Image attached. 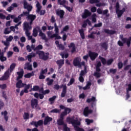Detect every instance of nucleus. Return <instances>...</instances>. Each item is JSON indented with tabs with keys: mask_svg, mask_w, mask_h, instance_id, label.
I'll list each match as a JSON object with an SVG mask.
<instances>
[{
	"mask_svg": "<svg viewBox=\"0 0 131 131\" xmlns=\"http://www.w3.org/2000/svg\"><path fill=\"white\" fill-rule=\"evenodd\" d=\"M67 122H69V123H71V124H72L73 126H74L75 130L84 131V129L79 127V126H80V124H81V123H80V121L78 120L77 118L75 119L74 117L72 118L67 117Z\"/></svg>",
	"mask_w": 131,
	"mask_h": 131,
	"instance_id": "nucleus-1",
	"label": "nucleus"
},
{
	"mask_svg": "<svg viewBox=\"0 0 131 131\" xmlns=\"http://www.w3.org/2000/svg\"><path fill=\"white\" fill-rule=\"evenodd\" d=\"M120 6L119 3L117 2L116 4V13L118 16V18H120L124 12H125V8H123L122 10H119Z\"/></svg>",
	"mask_w": 131,
	"mask_h": 131,
	"instance_id": "nucleus-2",
	"label": "nucleus"
},
{
	"mask_svg": "<svg viewBox=\"0 0 131 131\" xmlns=\"http://www.w3.org/2000/svg\"><path fill=\"white\" fill-rule=\"evenodd\" d=\"M31 27L28 25V23L25 24V31L26 35L28 37L29 40L32 39V36H30V30H31Z\"/></svg>",
	"mask_w": 131,
	"mask_h": 131,
	"instance_id": "nucleus-3",
	"label": "nucleus"
},
{
	"mask_svg": "<svg viewBox=\"0 0 131 131\" xmlns=\"http://www.w3.org/2000/svg\"><path fill=\"white\" fill-rule=\"evenodd\" d=\"M24 9L27 10L28 12H31L32 11V6L28 4V3L26 0L23 1Z\"/></svg>",
	"mask_w": 131,
	"mask_h": 131,
	"instance_id": "nucleus-4",
	"label": "nucleus"
},
{
	"mask_svg": "<svg viewBox=\"0 0 131 131\" xmlns=\"http://www.w3.org/2000/svg\"><path fill=\"white\" fill-rule=\"evenodd\" d=\"M89 3L92 5H93V4H96V7H102V6L103 7H105V6H106V4L104 3H100L99 0H90Z\"/></svg>",
	"mask_w": 131,
	"mask_h": 131,
	"instance_id": "nucleus-5",
	"label": "nucleus"
},
{
	"mask_svg": "<svg viewBox=\"0 0 131 131\" xmlns=\"http://www.w3.org/2000/svg\"><path fill=\"white\" fill-rule=\"evenodd\" d=\"M31 125H34L35 127H38V126H41L43 124V121L42 120H39L37 122L32 121L30 123Z\"/></svg>",
	"mask_w": 131,
	"mask_h": 131,
	"instance_id": "nucleus-6",
	"label": "nucleus"
},
{
	"mask_svg": "<svg viewBox=\"0 0 131 131\" xmlns=\"http://www.w3.org/2000/svg\"><path fill=\"white\" fill-rule=\"evenodd\" d=\"M89 56L92 61H95L96 60V58L99 56V54L96 52H93L92 51L89 52Z\"/></svg>",
	"mask_w": 131,
	"mask_h": 131,
	"instance_id": "nucleus-7",
	"label": "nucleus"
},
{
	"mask_svg": "<svg viewBox=\"0 0 131 131\" xmlns=\"http://www.w3.org/2000/svg\"><path fill=\"white\" fill-rule=\"evenodd\" d=\"M92 113L93 110H90L89 106H86L83 110V114L85 117H88V116H89L90 114H92Z\"/></svg>",
	"mask_w": 131,
	"mask_h": 131,
	"instance_id": "nucleus-8",
	"label": "nucleus"
},
{
	"mask_svg": "<svg viewBox=\"0 0 131 131\" xmlns=\"http://www.w3.org/2000/svg\"><path fill=\"white\" fill-rule=\"evenodd\" d=\"M80 62H81V59H80V57H76L74 58L73 60V65L75 67H79V66H81L80 65Z\"/></svg>",
	"mask_w": 131,
	"mask_h": 131,
	"instance_id": "nucleus-9",
	"label": "nucleus"
},
{
	"mask_svg": "<svg viewBox=\"0 0 131 131\" xmlns=\"http://www.w3.org/2000/svg\"><path fill=\"white\" fill-rule=\"evenodd\" d=\"M10 75H11V74L10 73V72H9V70H8L5 72L4 75L1 77L2 80V81L7 80V79H9V78H10Z\"/></svg>",
	"mask_w": 131,
	"mask_h": 131,
	"instance_id": "nucleus-10",
	"label": "nucleus"
},
{
	"mask_svg": "<svg viewBox=\"0 0 131 131\" xmlns=\"http://www.w3.org/2000/svg\"><path fill=\"white\" fill-rule=\"evenodd\" d=\"M91 15H92V12H90L88 9H85L83 14L82 15V18L83 19H86V17H90Z\"/></svg>",
	"mask_w": 131,
	"mask_h": 131,
	"instance_id": "nucleus-11",
	"label": "nucleus"
},
{
	"mask_svg": "<svg viewBox=\"0 0 131 131\" xmlns=\"http://www.w3.org/2000/svg\"><path fill=\"white\" fill-rule=\"evenodd\" d=\"M56 14L57 16H59L60 19H63L64 15H65V11L63 10H56Z\"/></svg>",
	"mask_w": 131,
	"mask_h": 131,
	"instance_id": "nucleus-12",
	"label": "nucleus"
},
{
	"mask_svg": "<svg viewBox=\"0 0 131 131\" xmlns=\"http://www.w3.org/2000/svg\"><path fill=\"white\" fill-rule=\"evenodd\" d=\"M38 31L39 32V36H40V37H41L42 39H45L47 36H46V34H45L44 33L42 32V31H41V30L40 29V27L37 26V27Z\"/></svg>",
	"mask_w": 131,
	"mask_h": 131,
	"instance_id": "nucleus-13",
	"label": "nucleus"
},
{
	"mask_svg": "<svg viewBox=\"0 0 131 131\" xmlns=\"http://www.w3.org/2000/svg\"><path fill=\"white\" fill-rule=\"evenodd\" d=\"M38 105V100L36 99H33L31 100V106L32 109H34L35 106Z\"/></svg>",
	"mask_w": 131,
	"mask_h": 131,
	"instance_id": "nucleus-14",
	"label": "nucleus"
},
{
	"mask_svg": "<svg viewBox=\"0 0 131 131\" xmlns=\"http://www.w3.org/2000/svg\"><path fill=\"white\" fill-rule=\"evenodd\" d=\"M122 41L123 43H126L128 47H130L131 37H129L128 39L127 38H122Z\"/></svg>",
	"mask_w": 131,
	"mask_h": 131,
	"instance_id": "nucleus-15",
	"label": "nucleus"
},
{
	"mask_svg": "<svg viewBox=\"0 0 131 131\" xmlns=\"http://www.w3.org/2000/svg\"><path fill=\"white\" fill-rule=\"evenodd\" d=\"M25 85H26V84L23 83L22 80H19L16 84V88L17 89H21V88H24Z\"/></svg>",
	"mask_w": 131,
	"mask_h": 131,
	"instance_id": "nucleus-16",
	"label": "nucleus"
},
{
	"mask_svg": "<svg viewBox=\"0 0 131 131\" xmlns=\"http://www.w3.org/2000/svg\"><path fill=\"white\" fill-rule=\"evenodd\" d=\"M56 64L58 65V70H60V69L62 68V66H63V64H64V59L58 60L56 61Z\"/></svg>",
	"mask_w": 131,
	"mask_h": 131,
	"instance_id": "nucleus-17",
	"label": "nucleus"
},
{
	"mask_svg": "<svg viewBox=\"0 0 131 131\" xmlns=\"http://www.w3.org/2000/svg\"><path fill=\"white\" fill-rule=\"evenodd\" d=\"M1 115L4 116V118L5 120V121L7 122V121L9 120V116H8V112L7 111L2 112Z\"/></svg>",
	"mask_w": 131,
	"mask_h": 131,
	"instance_id": "nucleus-18",
	"label": "nucleus"
},
{
	"mask_svg": "<svg viewBox=\"0 0 131 131\" xmlns=\"http://www.w3.org/2000/svg\"><path fill=\"white\" fill-rule=\"evenodd\" d=\"M53 120V118L51 117H50L49 116L46 117L45 120H44V125H47L49 122L52 121Z\"/></svg>",
	"mask_w": 131,
	"mask_h": 131,
	"instance_id": "nucleus-19",
	"label": "nucleus"
},
{
	"mask_svg": "<svg viewBox=\"0 0 131 131\" xmlns=\"http://www.w3.org/2000/svg\"><path fill=\"white\" fill-rule=\"evenodd\" d=\"M57 124L59 126L62 125L63 126L66 123L64 122V119L60 118V119L57 120Z\"/></svg>",
	"mask_w": 131,
	"mask_h": 131,
	"instance_id": "nucleus-20",
	"label": "nucleus"
},
{
	"mask_svg": "<svg viewBox=\"0 0 131 131\" xmlns=\"http://www.w3.org/2000/svg\"><path fill=\"white\" fill-rule=\"evenodd\" d=\"M24 69H27V70H30V71H32V65L30 64V62H27L25 64Z\"/></svg>",
	"mask_w": 131,
	"mask_h": 131,
	"instance_id": "nucleus-21",
	"label": "nucleus"
},
{
	"mask_svg": "<svg viewBox=\"0 0 131 131\" xmlns=\"http://www.w3.org/2000/svg\"><path fill=\"white\" fill-rule=\"evenodd\" d=\"M69 48L70 49H71V48H72L71 53H74V52L76 51V49L75 48V44H74V43L73 42L70 43V46H69Z\"/></svg>",
	"mask_w": 131,
	"mask_h": 131,
	"instance_id": "nucleus-22",
	"label": "nucleus"
},
{
	"mask_svg": "<svg viewBox=\"0 0 131 131\" xmlns=\"http://www.w3.org/2000/svg\"><path fill=\"white\" fill-rule=\"evenodd\" d=\"M104 32H105V33H107V34H115V31H113L112 30H110L107 29H104Z\"/></svg>",
	"mask_w": 131,
	"mask_h": 131,
	"instance_id": "nucleus-23",
	"label": "nucleus"
},
{
	"mask_svg": "<svg viewBox=\"0 0 131 131\" xmlns=\"http://www.w3.org/2000/svg\"><path fill=\"white\" fill-rule=\"evenodd\" d=\"M15 67H16V63H13L10 65V68L8 69L7 70H9V72H10V73L11 74L12 73V72H13L14 69H15Z\"/></svg>",
	"mask_w": 131,
	"mask_h": 131,
	"instance_id": "nucleus-24",
	"label": "nucleus"
},
{
	"mask_svg": "<svg viewBox=\"0 0 131 131\" xmlns=\"http://www.w3.org/2000/svg\"><path fill=\"white\" fill-rule=\"evenodd\" d=\"M17 75H18L17 77V80H19V79H21L23 77V74H24V71H21L20 72H17Z\"/></svg>",
	"mask_w": 131,
	"mask_h": 131,
	"instance_id": "nucleus-25",
	"label": "nucleus"
},
{
	"mask_svg": "<svg viewBox=\"0 0 131 131\" xmlns=\"http://www.w3.org/2000/svg\"><path fill=\"white\" fill-rule=\"evenodd\" d=\"M67 110H69V108L68 107L65 109L64 112L61 113L60 114V118L64 119V116H66V115H67Z\"/></svg>",
	"mask_w": 131,
	"mask_h": 131,
	"instance_id": "nucleus-26",
	"label": "nucleus"
},
{
	"mask_svg": "<svg viewBox=\"0 0 131 131\" xmlns=\"http://www.w3.org/2000/svg\"><path fill=\"white\" fill-rule=\"evenodd\" d=\"M28 60L29 62H31V58H34L35 57V53L32 52L30 54L28 55L27 56Z\"/></svg>",
	"mask_w": 131,
	"mask_h": 131,
	"instance_id": "nucleus-27",
	"label": "nucleus"
},
{
	"mask_svg": "<svg viewBox=\"0 0 131 131\" xmlns=\"http://www.w3.org/2000/svg\"><path fill=\"white\" fill-rule=\"evenodd\" d=\"M28 20H33L34 21L35 19H36V15L33 14H29L27 17Z\"/></svg>",
	"mask_w": 131,
	"mask_h": 131,
	"instance_id": "nucleus-28",
	"label": "nucleus"
},
{
	"mask_svg": "<svg viewBox=\"0 0 131 131\" xmlns=\"http://www.w3.org/2000/svg\"><path fill=\"white\" fill-rule=\"evenodd\" d=\"M100 46L102 49H104L105 51H107V50H108V44L106 42L101 43Z\"/></svg>",
	"mask_w": 131,
	"mask_h": 131,
	"instance_id": "nucleus-29",
	"label": "nucleus"
},
{
	"mask_svg": "<svg viewBox=\"0 0 131 131\" xmlns=\"http://www.w3.org/2000/svg\"><path fill=\"white\" fill-rule=\"evenodd\" d=\"M87 73H88V71L86 69V66H85L84 68V70L81 71L79 76H84V75H85V74Z\"/></svg>",
	"mask_w": 131,
	"mask_h": 131,
	"instance_id": "nucleus-30",
	"label": "nucleus"
},
{
	"mask_svg": "<svg viewBox=\"0 0 131 131\" xmlns=\"http://www.w3.org/2000/svg\"><path fill=\"white\" fill-rule=\"evenodd\" d=\"M38 34V30L37 29V27H36V28H34L33 30L32 35L34 37H36Z\"/></svg>",
	"mask_w": 131,
	"mask_h": 131,
	"instance_id": "nucleus-31",
	"label": "nucleus"
},
{
	"mask_svg": "<svg viewBox=\"0 0 131 131\" xmlns=\"http://www.w3.org/2000/svg\"><path fill=\"white\" fill-rule=\"evenodd\" d=\"M99 60H100V61L103 65H106V64H107V60H106V58H105L101 56H99Z\"/></svg>",
	"mask_w": 131,
	"mask_h": 131,
	"instance_id": "nucleus-32",
	"label": "nucleus"
},
{
	"mask_svg": "<svg viewBox=\"0 0 131 131\" xmlns=\"http://www.w3.org/2000/svg\"><path fill=\"white\" fill-rule=\"evenodd\" d=\"M68 30H69V26L67 25L63 27L62 30L60 31V33H61V34H63V33H64V32H67V31H68Z\"/></svg>",
	"mask_w": 131,
	"mask_h": 131,
	"instance_id": "nucleus-33",
	"label": "nucleus"
},
{
	"mask_svg": "<svg viewBox=\"0 0 131 131\" xmlns=\"http://www.w3.org/2000/svg\"><path fill=\"white\" fill-rule=\"evenodd\" d=\"M58 4H59L60 6H63V7L64 8V6H66V5H68L69 3L68 1L62 0L58 2Z\"/></svg>",
	"mask_w": 131,
	"mask_h": 131,
	"instance_id": "nucleus-34",
	"label": "nucleus"
},
{
	"mask_svg": "<svg viewBox=\"0 0 131 131\" xmlns=\"http://www.w3.org/2000/svg\"><path fill=\"white\" fill-rule=\"evenodd\" d=\"M79 32L82 39H84V38H85V36H84V31H83V29H81L79 30Z\"/></svg>",
	"mask_w": 131,
	"mask_h": 131,
	"instance_id": "nucleus-35",
	"label": "nucleus"
},
{
	"mask_svg": "<svg viewBox=\"0 0 131 131\" xmlns=\"http://www.w3.org/2000/svg\"><path fill=\"white\" fill-rule=\"evenodd\" d=\"M2 43H4V46L6 47L4 48V50L6 51L9 49V47H10V42H6V41H2Z\"/></svg>",
	"mask_w": 131,
	"mask_h": 131,
	"instance_id": "nucleus-36",
	"label": "nucleus"
},
{
	"mask_svg": "<svg viewBox=\"0 0 131 131\" xmlns=\"http://www.w3.org/2000/svg\"><path fill=\"white\" fill-rule=\"evenodd\" d=\"M23 117L25 120H28L29 119V113L25 112Z\"/></svg>",
	"mask_w": 131,
	"mask_h": 131,
	"instance_id": "nucleus-37",
	"label": "nucleus"
},
{
	"mask_svg": "<svg viewBox=\"0 0 131 131\" xmlns=\"http://www.w3.org/2000/svg\"><path fill=\"white\" fill-rule=\"evenodd\" d=\"M36 6L37 8L36 12L37 13H39V12H40V10H41V6H40L39 2H37Z\"/></svg>",
	"mask_w": 131,
	"mask_h": 131,
	"instance_id": "nucleus-38",
	"label": "nucleus"
},
{
	"mask_svg": "<svg viewBox=\"0 0 131 131\" xmlns=\"http://www.w3.org/2000/svg\"><path fill=\"white\" fill-rule=\"evenodd\" d=\"M96 17H97V14H96V13H94L92 15V23H96V22H97V18H96Z\"/></svg>",
	"mask_w": 131,
	"mask_h": 131,
	"instance_id": "nucleus-39",
	"label": "nucleus"
},
{
	"mask_svg": "<svg viewBox=\"0 0 131 131\" xmlns=\"http://www.w3.org/2000/svg\"><path fill=\"white\" fill-rule=\"evenodd\" d=\"M96 101V97L92 96L91 99L88 98L86 102L87 103H91V102H95Z\"/></svg>",
	"mask_w": 131,
	"mask_h": 131,
	"instance_id": "nucleus-40",
	"label": "nucleus"
},
{
	"mask_svg": "<svg viewBox=\"0 0 131 131\" xmlns=\"http://www.w3.org/2000/svg\"><path fill=\"white\" fill-rule=\"evenodd\" d=\"M75 82V79L74 78H71L69 83L67 84L68 86H70V85H72L73 83Z\"/></svg>",
	"mask_w": 131,
	"mask_h": 131,
	"instance_id": "nucleus-41",
	"label": "nucleus"
},
{
	"mask_svg": "<svg viewBox=\"0 0 131 131\" xmlns=\"http://www.w3.org/2000/svg\"><path fill=\"white\" fill-rule=\"evenodd\" d=\"M26 85V86L25 87V89H24V92L25 93V94H28V90H29V89H30V84H26L25 85Z\"/></svg>",
	"mask_w": 131,
	"mask_h": 131,
	"instance_id": "nucleus-42",
	"label": "nucleus"
},
{
	"mask_svg": "<svg viewBox=\"0 0 131 131\" xmlns=\"http://www.w3.org/2000/svg\"><path fill=\"white\" fill-rule=\"evenodd\" d=\"M46 81H48L47 83L48 85H52V84H53V82H54V80L50 79V78H47L46 79Z\"/></svg>",
	"mask_w": 131,
	"mask_h": 131,
	"instance_id": "nucleus-43",
	"label": "nucleus"
},
{
	"mask_svg": "<svg viewBox=\"0 0 131 131\" xmlns=\"http://www.w3.org/2000/svg\"><path fill=\"white\" fill-rule=\"evenodd\" d=\"M11 19H14L15 18V15H11V14H8L7 16L5 18L6 20H11Z\"/></svg>",
	"mask_w": 131,
	"mask_h": 131,
	"instance_id": "nucleus-44",
	"label": "nucleus"
},
{
	"mask_svg": "<svg viewBox=\"0 0 131 131\" xmlns=\"http://www.w3.org/2000/svg\"><path fill=\"white\" fill-rule=\"evenodd\" d=\"M54 26L55 34H59V28L58 27V26H57V24L56 23H54Z\"/></svg>",
	"mask_w": 131,
	"mask_h": 131,
	"instance_id": "nucleus-45",
	"label": "nucleus"
},
{
	"mask_svg": "<svg viewBox=\"0 0 131 131\" xmlns=\"http://www.w3.org/2000/svg\"><path fill=\"white\" fill-rule=\"evenodd\" d=\"M4 34H10V33H11V30H10V28H6L4 31Z\"/></svg>",
	"mask_w": 131,
	"mask_h": 131,
	"instance_id": "nucleus-46",
	"label": "nucleus"
},
{
	"mask_svg": "<svg viewBox=\"0 0 131 131\" xmlns=\"http://www.w3.org/2000/svg\"><path fill=\"white\" fill-rule=\"evenodd\" d=\"M57 99V96L56 95L53 96L52 97L49 99V102H51V104H53L54 103V101H55Z\"/></svg>",
	"mask_w": 131,
	"mask_h": 131,
	"instance_id": "nucleus-47",
	"label": "nucleus"
},
{
	"mask_svg": "<svg viewBox=\"0 0 131 131\" xmlns=\"http://www.w3.org/2000/svg\"><path fill=\"white\" fill-rule=\"evenodd\" d=\"M33 21L34 20H30V22H24V30H25V24H26L27 23H28V25H29V26H30L31 27V29H32V26H31V25H32V23H33Z\"/></svg>",
	"mask_w": 131,
	"mask_h": 131,
	"instance_id": "nucleus-48",
	"label": "nucleus"
},
{
	"mask_svg": "<svg viewBox=\"0 0 131 131\" xmlns=\"http://www.w3.org/2000/svg\"><path fill=\"white\" fill-rule=\"evenodd\" d=\"M51 37H55V39H61V38H62V37H61L59 35V34H53V36H51Z\"/></svg>",
	"mask_w": 131,
	"mask_h": 131,
	"instance_id": "nucleus-49",
	"label": "nucleus"
},
{
	"mask_svg": "<svg viewBox=\"0 0 131 131\" xmlns=\"http://www.w3.org/2000/svg\"><path fill=\"white\" fill-rule=\"evenodd\" d=\"M0 60L1 62H4V61H7V57L4 56V53L0 55Z\"/></svg>",
	"mask_w": 131,
	"mask_h": 131,
	"instance_id": "nucleus-50",
	"label": "nucleus"
},
{
	"mask_svg": "<svg viewBox=\"0 0 131 131\" xmlns=\"http://www.w3.org/2000/svg\"><path fill=\"white\" fill-rule=\"evenodd\" d=\"M114 61V59H113V58H111V59H108L106 61V65H107V66H110V65H111V64H112V63H113Z\"/></svg>",
	"mask_w": 131,
	"mask_h": 131,
	"instance_id": "nucleus-51",
	"label": "nucleus"
},
{
	"mask_svg": "<svg viewBox=\"0 0 131 131\" xmlns=\"http://www.w3.org/2000/svg\"><path fill=\"white\" fill-rule=\"evenodd\" d=\"M34 75V74L31 73H28V74L25 75V78H30L31 76H33Z\"/></svg>",
	"mask_w": 131,
	"mask_h": 131,
	"instance_id": "nucleus-52",
	"label": "nucleus"
},
{
	"mask_svg": "<svg viewBox=\"0 0 131 131\" xmlns=\"http://www.w3.org/2000/svg\"><path fill=\"white\" fill-rule=\"evenodd\" d=\"M39 90V86L38 85H34L33 86V88H32L33 92H38Z\"/></svg>",
	"mask_w": 131,
	"mask_h": 131,
	"instance_id": "nucleus-53",
	"label": "nucleus"
},
{
	"mask_svg": "<svg viewBox=\"0 0 131 131\" xmlns=\"http://www.w3.org/2000/svg\"><path fill=\"white\" fill-rule=\"evenodd\" d=\"M13 37L12 35H10L9 36V37L6 38V40L5 41V42H10L13 40Z\"/></svg>",
	"mask_w": 131,
	"mask_h": 131,
	"instance_id": "nucleus-54",
	"label": "nucleus"
},
{
	"mask_svg": "<svg viewBox=\"0 0 131 131\" xmlns=\"http://www.w3.org/2000/svg\"><path fill=\"white\" fill-rule=\"evenodd\" d=\"M29 14H30V12L29 11H24L23 13H21V15H23V17H24V16L28 17V16H29Z\"/></svg>",
	"mask_w": 131,
	"mask_h": 131,
	"instance_id": "nucleus-55",
	"label": "nucleus"
},
{
	"mask_svg": "<svg viewBox=\"0 0 131 131\" xmlns=\"http://www.w3.org/2000/svg\"><path fill=\"white\" fill-rule=\"evenodd\" d=\"M57 48H59V50H61V51H64L65 49V47L63 44H60L57 45Z\"/></svg>",
	"mask_w": 131,
	"mask_h": 131,
	"instance_id": "nucleus-56",
	"label": "nucleus"
},
{
	"mask_svg": "<svg viewBox=\"0 0 131 131\" xmlns=\"http://www.w3.org/2000/svg\"><path fill=\"white\" fill-rule=\"evenodd\" d=\"M63 128L64 131H70V128L67 126L66 123L63 126Z\"/></svg>",
	"mask_w": 131,
	"mask_h": 131,
	"instance_id": "nucleus-57",
	"label": "nucleus"
},
{
	"mask_svg": "<svg viewBox=\"0 0 131 131\" xmlns=\"http://www.w3.org/2000/svg\"><path fill=\"white\" fill-rule=\"evenodd\" d=\"M123 67V63L122 62L120 61L118 63V69H121Z\"/></svg>",
	"mask_w": 131,
	"mask_h": 131,
	"instance_id": "nucleus-58",
	"label": "nucleus"
},
{
	"mask_svg": "<svg viewBox=\"0 0 131 131\" xmlns=\"http://www.w3.org/2000/svg\"><path fill=\"white\" fill-rule=\"evenodd\" d=\"M38 50H42V45H39L34 49V51H37Z\"/></svg>",
	"mask_w": 131,
	"mask_h": 131,
	"instance_id": "nucleus-59",
	"label": "nucleus"
},
{
	"mask_svg": "<svg viewBox=\"0 0 131 131\" xmlns=\"http://www.w3.org/2000/svg\"><path fill=\"white\" fill-rule=\"evenodd\" d=\"M60 112V110L55 108L50 111V113H59Z\"/></svg>",
	"mask_w": 131,
	"mask_h": 131,
	"instance_id": "nucleus-60",
	"label": "nucleus"
},
{
	"mask_svg": "<svg viewBox=\"0 0 131 131\" xmlns=\"http://www.w3.org/2000/svg\"><path fill=\"white\" fill-rule=\"evenodd\" d=\"M65 9H66L69 12H72L73 11V9L71 8L70 7H68L67 6H64Z\"/></svg>",
	"mask_w": 131,
	"mask_h": 131,
	"instance_id": "nucleus-61",
	"label": "nucleus"
},
{
	"mask_svg": "<svg viewBox=\"0 0 131 131\" xmlns=\"http://www.w3.org/2000/svg\"><path fill=\"white\" fill-rule=\"evenodd\" d=\"M0 89L2 90H6V89H7V84H0Z\"/></svg>",
	"mask_w": 131,
	"mask_h": 131,
	"instance_id": "nucleus-62",
	"label": "nucleus"
},
{
	"mask_svg": "<svg viewBox=\"0 0 131 131\" xmlns=\"http://www.w3.org/2000/svg\"><path fill=\"white\" fill-rule=\"evenodd\" d=\"M47 34L48 37H49L50 38H54V37H52L53 36V35H52L51 31L47 32Z\"/></svg>",
	"mask_w": 131,
	"mask_h": 131,
	"instance_id": "nucleus-63",
	"label": "nucleus"
},
{
	"mask_svg": "<svg viewBox=\"0 0 131 131\" xmlns=\"http://www.w3.org/2000/svg\"><path fill=\"white\" fill-rule=\"evenodd\" d=\"M89 131H99V128L97 127H94L91 129H90Z\"/></svg>",
	"mask_w": 131,
	"mask_h": 131,
	"instance_id": "nucleus-64",
	"label": "nucleus"
}]
</instances>
